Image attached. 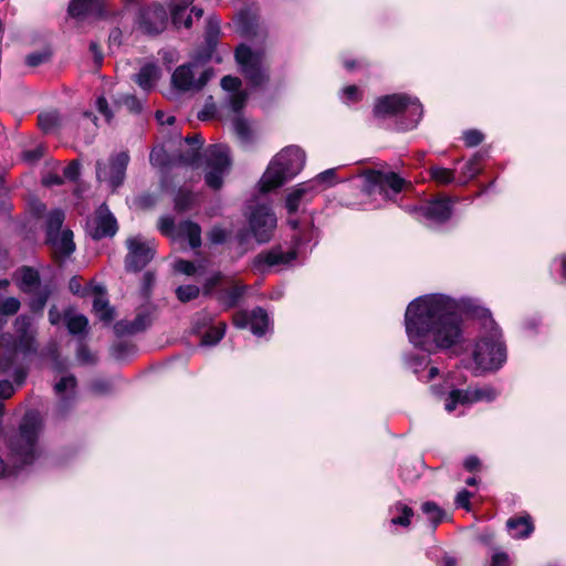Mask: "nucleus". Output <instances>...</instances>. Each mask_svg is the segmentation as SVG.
I'll return each mask as SVG.
<instances>
[{"mask_svg": "<svg viewBox=\"0 0 566 566\" xmlns=\"http://www.w3.org/2000/svg\"><path fill=\"white\" fill-rule=\"evenodd\" d=\"M49 55L43 52L31 53L25 57V63L29 66H39L48 60Z\"/></svg>", "mask_w": 566, "mask_h": 566, "instance_id": "obj_55", "label": "nucleus"}, {"mask_svg": "<svg viewBox=\"0 0 566 566\" xmlns=\"http://www.w3.org/2000/svg\"><path fill=\"white\" fill-rule=\"evenodd\" d=\"M296 253L294 251L284 252L281 247H274L269 251L260 253L254 259V266L263 270V266H275L289 264L294 260Z\"/></svg>", "mask_w": 566, "mask_h": 566, "instance_id": "obj_24", "label": "nucleus"}, {"mask_svg": "<svg viewBox=\"0 0 566 566\" xmlns=\"http://www.w3.org/2000/svg\"><path fill=\"white\" fill-rule=\"evenodd\" d=\"M390 522L392 525L407 527L410 525V520L413 515L412 509L406 504L397 503L390 510Z\"/></svg>", "mask_w": 566, "mask_h": 566, "instance_id": "obj_32", "label": "nucleus"}, {"mask_svg": "<svg viewBox=\"0 0 566 566\" xmlns=\"http://www.w3.org/2000/svg\"><path fill=\"white\" fill-rule=\"evenodd\" d=\"M549 272L556 283L566 285V253L556 255L552 260L549 264Z\"/></svg>", "mask_w": 566, "mask_h": 566, "instance_id": "obj_34", "label": "nucleus"}, {"mask_svg": "<svg viewBox=\"0 0 566 566\" xmlns=\"http://www.w3.org/2000/svg\"><path fill=\"white\" fill-rule=\"evenodd\" d=\"M430 178L438 185L447 186L455 181L454 170L440 166L429 168Z\"/></svg>", "mask_w": 566, "mask_h": 566, "instance_id": "obj_35", "label": "nucleus"}, {"mask_svg": "<svg viewBox=\"0 0 566 566\" xmlns=\"http://www.w3.org/2000/svg\"><path fill=\"white\" fill-rule=\"evenodd\" d=\"M374 113L378 117L397 116L399 128L410 130L419 124L423 109L417 97L406 94H391L377 99Z\"/></svg>", "mask_w": 566, "mask_h": 566, "instance_id": "obj_5", "label": "nucleus"}, {"mask_svg": "<svg viewBox=\"0 0 566 566\" xmlns=\"http://www.w3.org/2000/svg\"><path fill=\"white\" fill-rule=\"evenodd\" d=\"M403 179L392 171H368L365 175L364 190L367 195H379L386 201L395 200V197L403 187Z\"/></svg>", "mask_w": 566, "mask_h": 566, "instance_id": "obj_10", "label": "nucleus"}, {"mask_svg": "<svg viewBox=\"0 0 566 566\" xmlns=\"http://www.w3.org/2000/svg\"><path fill=\"white\" fill-rule=\"evenodd\" d=\"M235 60L252 86H260L268 80L261 53L253 52L249 46L242 44L235 50Z\"/></svg>", "mask_w": 566, "mask_h": 566, "instance_id": "obj_14", "label": "nucleus"}, {"mask_svg": "<svg viewBox=\"0 0 566 566\" xmlns=\"http://www.w3.org/2000/svg\"><path fill=\"white\" fill-rule=\"evenodd\" d=\"M249 231L259 244L268 243L276 229L277 218L268 205L250 207L245 212Z\"/></svg>", "mask_w": 566, "mask_h": 566, "instance_id": "obj_9", "label": "nucleus"}, {"mask_svg": "<svg viewBox=\"0 0 566 566\" xmlns=\"http://www.w3.org/2000/svg\"><path fill=\"white\" fill-rule=\"evenodd\" d=\"M159 230L163 234L175 235L177 234V227L171 217L165 216L159 219Z\"/></svg>", "mask_w": 566, "mask_h": 566, "instance_id": "obj_47", "label": "nucleus"}, {"mask_svg": "<svg viewBox=\"0 0 566 566\" xmlns=\"http://www.w3.org/2000/svg\"><path fill=\"white\" fill-rule=\"evenodd\" d=\"M239 29L244 35H250L252 33V28L249 25L248 17L245 14H241L239 18Z\"/></svg>", "mask_w": 566, "mask_h": 566, "instance_id": "obj_64", "label": "nucleus"}, {"mask_svg": "<svg viewBox=\"0 0 566 566\" xmlns=\"http://www.w3.org/2000/svg\"><path fill=\"white\" fill-rule=\"evenodd\" d=\"M205 181L211 189L218 190L223 185V178L231 168L229 147L222 144L210 145L203 151Z\"/></svg>", "mask_w": 566, "mask_h": 566, "instance_id": "obj_8", "label": "nucleus"}, {"mask_svg": "<svg viewBox=\"0 0 566 566\" xmlns=\"http://www.w3.org/2000/svg\"><path fill=\"white\" fill-rule=\"evenodd\" d=\"M150 324L147 313H138L133 321H118L114 325V332L117 336L134 335L145 331Z\"/></svg>", "mask_w": 566, "mask_h": 566, "instance_id": "obj_26", "label": "nucleus"}, {"mask_svg": "<svg viewBox=\"0 0 566 566\" xmlns=\"http://www.w3.org/2000/svg\"><path fill=\"white\" fill-rule=\"evenodd\" d=\"M417 219L429 228L446 223L452 216L453 201L448 197H438L410 210Z\"/></svg>", "mask_w": 566, "mask_h": 566, "instance_id": "obj_11", "label": "nucleus"}, {"mask_svg": "<svg viewBox=\"0 0 566 566\" xmlns=\"http://www.w3.org/2000/svg\"><path fill=\"white\" fill-rule=\"evenodd\" d=\"M223 275L217 272L209 276L203 284V294L214 296L218 303L226 310L234 307L242 297L245 285L235 283L229 287L222 285Z\"/></svg>", "mask_w": 566, "mask_h": 566, "instance_id": "obj_13", "label": "nucleus"}, {"mask_svg": "<svg viewBox=\"0 0 566 566\" xmlns=\"http://www.w3.org/2000/svg\"><path fill=\"white\" fill-rule=\"evenodd\" d=\"M167 19L166 9L160 4H156L140 11L138 24L145 33L158 34L166 28Z\"/></svg>", "mask_w": 566, "mask_h": 566, "instance_id": "obj_19", "label": "nucleus"}, {"mask_svg": "<svg viewBox=\"0 0 566 566\" xmlns=\"http://www.w3.org/2000/svg\"><path fill=\"white\" fill-rule=\"evenodd\" d=\"M469 308V302L443 293H432L412 300L405 313V328L409 343L427 353V356H406V365L420 380L429 381L438 375L432 366L427 375L429 355L444 352L463 342V318L461 311Z\"/></svg>", "mask_w": 566, "mask_h": 566, "instance_id": "obj_1", "label": "nucleus"}, {"mask_svg": "<svg viewBox=\"0 0 566 566\" xmlns=\"http://www.w3.org/2000/svg\"><path fill=\"white\" fill-rule=\"evenodd\" d=\"M63 176L69 180H76L80 176V165L76 161H72L64 168Z\"/></svg>", "mask_w": 566, "mask_h": 566, "instance_id": "obj_56", "label": "nucleus"}, {"mask_svg": "<svg viewBox=\"0 0 566 566\" xmlns=\"http://www.w3.org/2000/svg\"><path fill=\"white\" fill-rule=\"evenodd\" d=\"M117 221L106 205L97 208L95 217L87 222L88 234L94 240L113 237L117 232Z\"/></svg>", "mask_w": 566, "mask_h": 566, "instance_id": "obj_17", "label": "nucleus"}, {"mask_svg": "<svg viewBox=\"0 0 566 566\" xmlns=\"http://www.w3.org/2000/svg\"><path fill=\"white\" fill-rule=\"evenodd\" d=\"M175 271L182 273L185 275H193L197 271V268L193 262L187 260H178L174 264Z\"/></svg>", "mask_w": 566, "mask_h": 566, "instance_id": "obj_50", "label": "nucleus"}, {"mask_svg": "<svg viewBox=\"0 0 566 566\" xmlns=\"http://www.w3.org/2000/svg\"><path fill=\"white\" fill-rule=\"evenodd\" d=\"M15 335L4 333L0 335V370L11 374L15 385L21 386L28 375L25 360L38 353L35 340V328L32 318L28 315H20L14 322Z\"/></svg>", "mask_w": 566, "mask_h": 566, "instance_id": "obj_2", "label": "nucleus"}, {"mask_svg": "<svg viewBox=\"0 0 566 566\" xmlns=\"http://www.w3.org/2000/svg\"><path fill=\"white\" fill-rule=\"evenodd\" d=\"M463 140L468 147H474L482 143L483 134L476 129H470L464 132Z\"/></svg>", "mask_w": 566, "mask_h": 566, "instance_id": "obj_49", "label": "nucleus"}, {"mask_svg": "<svg viewBox=\"0 0 566 566\" xmlns=\"http://www.w3.org/2000/svg\"><path fill=\"white\" fill-rule=\"evenodd\" d=\"M160 76L159 67L154 63H147L140 67L134 76L136 84L144 91H150Z\"/></svg>", "mask_w": 566, "mask_h": 566, "instance_id": "obj_28", "label": "nucleus"}, {"mask_svg": "<svg viewBox=\"0 0 566 566\" xmlns=\"http://www.w3.org/2000/svg\"><path fill=\"white\" fill-rule=\"evenodd\" d=\"M500 392L491 385L468 388L467 390L453 389L449 392L444 408L448 412L457 409L458 405L465 406L479 401L491 402L499 397Z\"/></svg>", "mask_w": 566, "mask_h": 566, "instance_id": "obj_15", "label": "nucleus"}, {"mask_svg": "<svg viewBox=\"0 0 566 566\" xmlns=\"http://www.w3.org/2000/svg\"><path fill=\"white\" fill-rule=\"evenodd\" d=\"M15 391V387L7 379L0 380V398L8 399Z\"/></svg>", "mask_w": 566, "mask_h": 566, "instance_id": "obj_61", "label": "nucleus"}, {"mask_svg": "<svg viewBox=\"0 0 566 566\" xmlns=\"http://www.w3.org/2000/svg\"><path fill=\"white\" fill-rule=\"evenodd\" d=\"M193 196L190 192L179 191L175 199L176 209L185 211L191 207Z\"/></svg>", "mask_w": 566, "mask_h": 566, "instance_id": "obj_46", "label": "nucleus"}, {"mask_svg": "<svg viewBox=\"0 0 566 566\" xmlns=\"http://www.w3.org/2000/svg\"><path fill=\"white\" fill-rule=\"evenodd\" d=\"M177 237L187 239L192 249L201 245V229L199 224L186 220L177 226Z\"/></svg>", "mask_w": 566, "mask_h": 566, "instance_id": "obj_29", "label": "nucleus"}, {"mask_svg": "<svg viewBox=\"0 0 566 566\" xmlns=\"http://www.w3.org/2000/svg\"><path fill=\"white\" fill-rule=\"evenodd\" d=\"M65 214L61 209H54L48 214L46 219V237L60 233V229L64 222Z\"/></svg>", "mask_w": 566, "mask_h": 566, "instance_id": "obj_39", "label": "nucleus"}, {"mask_svg": "<svg viewBox=\"0 0 566 566\" xmlns=\"http://www.w3.org/2000/svg\"><path fill=\"white\" fill-rule=\"evenodd\" d=\"M114 103L116 107H125L128 112L139 114L143 109L142 101L133 94H118Z\"/></svg>", "mask_w": 566, "mask_h": 566, "instance_id": "obj_36", "label": "nucleus"}, {"mask_svg": "<svg viewBox=\"0 0 566 566\" xmlns=\"http://www.w3.org/2000/svg\"><path fill=\"white\" fill-rule=\"evenodd\" d=\"M34 293L35 295L31 301V308L34 312H41L48 302V298L51 294V290L49 289V286H44L39 287L38 290L34 291Z\"/></svg>", "mask_w": 566, "mask_h": 566, "instance_id": "obj_42", "label": "nucleus"}, {"mask_svg": "<svg viewBox=\"0 0 566 566\" xmlns=\"http://www.w3.org/2000/svg\"><path fill=\"white\" fill-rule=\"evenodd\" d=\"M90 289L92 290L91 294L95 295L93 310L96 316L106 324L111 323L114 319L115 311L105 295V287L101 284L91 283Z\"/></svg>", "mask_w": 566, "mask_h": 566, "instance_id": "obj_25", "label": "nucleus"}, {"mask_svg": "<svg viewBox=\"0 0 566 566\" xmlns=\"http://www.w3.org/2000/svg\"><path fill=\"white\" fill-rule=\"evenodd\" d=\"M233 324L238 328L249 327L253 335L261 337L265 335L270 328V318L263 308L256 307L251 312H238L233 316Z\"/></svg>", "mask_w": 566, "mask_h": 566, "instance_id": "obj_18", "label": "nucleus"}, {"mask_svg": "<svg viewBox=\"0 0 566 566\" xmlns=\"http://www.w3.org/2000/svg\"><path fill=\"white\" fill-rule=\"evenodd\" d=\"M335 178V169L331 168L321 174H318L315 178L308 180V182H314L313 188L318 193L323 190V184H332V180Z\"/></svg>", "mask_w": 566, "mask_h": 566, "instance_id": "obj_43", "label": "nucleus"}, {"mask_svg": "<svg viewBox=\"0 0 566 566\" xmlns=\"http://www.w3.org/2000/svg\"><path fill=\"white\" fill-rule=\"evenodd\" d=\"M96 108L102 115L105 116L107 122L112 119L113 113L111 112V108L105 97H98L96 99Z\"/></svg>", "mask_w": 566, "mask_h": 566, "instance_id": "obj_60", "label": "nucleus"}, {"mask_svg": "<svg viewBox=\"0 0 566 566\" xmlns=\"http://www.w3.org/2000/svg\"><path fill=\"white\" fill-rule=\"evenodd\" d=\"M92 389L96 394H106L111 390V382L105 379H97L92 382Z\"/></svg>", "mask_w": 566, "mask_h": 566, "instance_id": "obj_62", "label": "nucleus"}, {"mask_svg": "<svg viewBox=\"0 0 566 566\" xmlns=\"http://www.w3.org/2000/svg\"><path fill=\"white\" fill-rule=\"evenodd\" d=\"M128 254L125 259V269L128 272L142 271L154 258L153 247L140 237L127 239Z\"/></svg>", "mask_w": 566, "mask_h": 566, "instance_id": "obj_16", "label": "nucleus"}, {"mask_svg": "<svg viewBox=\"0 0 566 566\" xmlns=\"http://www.w3.org/2000/svg\"><path fill=\"white\" fill-rule=\"evenodd\" d=\"M69 13L73 18L103 17L105 13L104 0H72L69 4Z\"/></svg>", "mask_w": 566, "mask_h": 566, "instance_id": "obj_21", "label": "nucleus"}, {"mask_svg": "<svg viewBox=\"0 0 566 566\" xmlns=\"http://www.w3.org/2000/svg\"><path fill=\"white\" fill-rule=\"evenodd\" d=\"M76 386V379L74 376L69 375L62 377L54 386L56 395L61 396L57 403V412L60 416H64L67 410L73 406L74 401V389Z\"/></svg>", "mask_w": 566, "mask_h": 566, "instance_id": "obj_23", "label": "nucleus"}, {"mask_svg": "<svg viewBox=\"0 0 566 566\" xmlns=\"http://www.w3.org/2000/svg\"><path fill=\"white\" fill-rule=\"evenodd\" d=\"M209 59L210 54H207L205 57L198 56L178 66L171 76L172 85L184 92L200 91L213 75L212 69L205 66Z\"/></svg>", "mask_w": 566, "mask_h": 566, "instance_id": "obj_7", "label": "nucleus"}, {"mask_svg": "<svg viewBox=\"0 0 566 566\" xmlns=\"http://www.w3.org/2000/svg\"><path fill=\"white\" fill-rule=\"evenodd\" d=\"M226 323H220L216 326L210 327L202 336L201 346H214L217 345L226 334Z\"/></svg>", "mask_w": 566, "mask_h": 566, "instance_id": "obj_37", "label": "nucleus"}, {"mask_svg": "<svg viewBox=\"0 0 566 566\" xmlns=\"http://www.w3.org/2000/svg\"><path fill=\"white\" fill-rule=\"evenodd\" d=\"M190 2L185 0L184 4H177L171 8V20L175 27L180 28L185 20L186 8Z\"/></svg>", "mask_w": 566, "mask_h": 566, "instance_id": "obj_45", "label": "nucleus"}, {"mask_svg": "<svg viewBox=\"0 0 566 566\" xmlns=\"http://www.w3.org/2000/svg\"><path fill=\"white\" fill-rule=\"evenodd\" d=\"M360 92L356 85H349L343 90V98L347 103L357 101Z\"/></svg>", "mask_w": 566, "mask_h": 566, "instance_id": "obj_59", "label": "nucleus"}, {"mask_svg": "<svg viewBox=\"0 0 566 566\" xmlns=\"http://www.w3.org/2000/svg\"><path fill=\"white\" fill-rule=\"evenodd\" d=\"M60 122V115L55 111L41 113L39 115V126L46 134L53 133L59 127Z\"/></svg>", "mask_w": 566, "mask_h": 566, "instance_id": "obj_38", "label": "nucleus"}, {"mask_svg": "<svg viewBox=\"0 0 566 566\" xmlns=\"http://www.w3.org/2000/svg\"><path fill=\"white\" fill-rule=\"evenodd\" d=\"M484 159V154L481 151L475 153L462 167L461 175L459 179V185L464 186L470 180L475 178L482 170V161Z\"/></svg>", "mask_w": 566, "mask_h": 566, "instance_id": "obj_31", "label": "nucleus"}, {"mask_svg": "<svg viewBox=\"0 0 566 566\" xmlns=\"http://www.w3.org/2000/svg\"><path fill=\"white\" fill-rule=\"evenodd\" d=\"M69 289L70 291L80 296H86L91 294L92 290L90 289V285L86 287H82L80 279L76 276H73L69 282Z\"/></svg>", "mask_w": 566, "mask_h": 566, "instance_id": "obj_52", "label": "nucleus"}, {"mask_svg": "<svg viewBox=\"0 0 566 566\" xmlns=\"http://www.w3.org/2000/svg\"><path fill=\"white\" fill-rule=\"evenodd\" d=\"M471 495H472L471 492H469L468 490L460 491L457 494V497H455L457 506L465 509V510H470V497H471Z\"/></svg>", "mask_w": 566, "mask_h": 566, "instance_id": "obj_58", "label": "nucleus"}, {"mask_svg": "<svg viewBox=\"0 0 566 566\" xmlns=\"http://www.w3.org/2000/svg\"><path fill=\"white\" fill-rule=\"evenodd\" d=\"M46 242L51 245L54 258L64 260L75 251L73 232L69 229L56 234L46 237Z\"/></svg>", "mask_w": 566, "mask_h": 566, "instance_id": "obj_22", "label": "nucleus"}, {"mask_svg": "<svg viewBox=\"0 0 566 566\" xmlns=\"http://www.w3.org/2000/svg\"><path fill=\"white\" fill-rule=\"evenodd\" d=\"M185 142L190 146V149L180 154L178 164L191 167H198L200 161V149L203 145V138L199 134L187 136Z\"/></svg>", "mask_w": 566, "mask_h": 566, "instance_id": "obj_27", "label": "nucleus"}, {"mask_svg": "<svg viewBox=\"0 0 566 566\" xmlns=\"http://www.w3.org/2000/svg\"><path fill=\"white\" fill-rule=\"evenodd\" d=\"M490 566H511L510 556L501 549H494L491 555Z\"/></svg>", "mask_w": 566, "mask_h": 566, "instance_id": "obj_48", "label": "nucleus"}, {"mask_svg": "<svg viewBox=\"0 0 566 566\" xmlns=\"http://www.w3.org/2000/svg\"><path fill=\"white\" fill-rule=\"evenodd\" d=\"M459 301L469 302V308L462 310L461 315L464 312L470 313L481 321L480 335L472 352L476 369L482 373L497 371L507 359V349L501 328L489 310L474 305L471 300L460 298Z\"/></svg>", "mask_w": 566, "mask_h": 566, "instance_id": "obj_3", "label": "nucleus"}, {"mask_svg": "<svg viewBox=\"0 0 566 566\" xmlns=\"http://www.w3.org/2000/svg\"><path fill=\"white\" fill-rule=\"evenodd\" d=\"M199 294L200 289L193 284L180 285L176 289V296L182 303L197 298Z\"/></svg>", "mask_w": 566, "mask_h": 566, "instance_id": "obj_41", "label": "nucleus"}, {"mask_svg": "<svg viewBox=\"0 0 566 566\" xmlns=\"http://www.w3.org/2000/svg\"><path fill=\"white\" fill-rule=\"evenodd\" d=\"M305 154L297 146H287L274 156L259 186L262 192L272 191L294 178L304 167Z\"/></svg>", "mask_w": 566, "mask_h": 566, "instance_id": "obj_4", "label": "nucleus"}, {"mask_svg": "<svg viewBox=\"0 0 566 566\" xmlns=\"http://www.w3.org/2000/svg\"><path fill=\"white\" fill-rule=\"evenodd\" d=\"M154 283H155V274L153 272H149V271L144 273L142 290H143V293L145 295L149 294Z\"/></svg>", "mask_w": 566, "mask_h": 566, "instance_id": "obj_63", "label": "nucleus"}, {"mask_svg": "<svg viewBox=\"0 0 566 566\" xmlns=\"http://www.w3.org/2000/svg\"><path fill=\"white\" fill-rule=\"evenodd\" d=\"M22 156L30 164L36 163L43 156V148L38 146L34 149L25 150Z\"/></svg>", "mask_w": 566, "mask_h": 566, "instance_id": "obj_57", "label": "nucleus"}, {"mask_svg": "<svg viewBox=\"0 0 566 566\" xmlns=\"http://www.w3.org/2000/svg\"><path fill=\"white\" fill-rule=\"evenodd\" d=\"M313 185L314 182H301L287 193L285 207L290 214L297 212L303 205L308 203L317 195Z\"/></svg>", "mask_w": 566, "mask_h": 566, "instance_id": "obj_20", "label": "nucleus"}, {"mask_svg": "<svg viewBox=\"0 0 566 566\" xmlns=\"http://www.w3.org/2000/svg\"><path fill=\"white\" fill-rule=\"evenodd\" d=\"M229 237V232L222 227H213L209 232V240L214 244H222Z\"/></svg>", "mask_w": 566, "mask_h": 566, "instance_id": "obj_51", "label": "nucleus"}, {"mask_svg": "<svg viewBox=\"0 0 566 566\" xmlns=\"http://www.w3.org/2000/svg\"><path fill=\"white\" fill-rule=\"evenodd\" d=\"M76 358L82 364H94L95 363V356L90 352V349L81 344L76 352Z\"/></svg>", "mask_w": 566, "mask_h": 566, "instance_id": "obj_54", "label": "nucleus"}, {"mask_svg": "<svg viewBox=\"0 0 566 566\" xmlns=\"http://www.w3.org/2000/svg\"><path fill=\"white\" fill-rule=\"evenodd\" d=\"M421 511L426 517V520L429 522V526L431 528H437L440 524L449 521L451 518L450 514L439 507L433 502H424L421 505Z\"/></svg>", "mask_w": 566, "mask_h": 566, "instance_id": "obj_30", "label": "nucleus"}, {"mask_svg": "<svg viewBox=\"0 0 566 566\" xmlns=\"http://www.w3.org/2000/svg\"><path fill=\"white\" fill-rule=\"evenodd\" d=\"M241 86V80L237 76L227 75L221 80V87L227 93L228 107L235 114L232 120L233 129L242 142H249L251 138L250 125L239 115L248 99V93Z\"/></svg>", "mask_w": 566, "mask_h": 566, "instance_id": "obj_6", "label": "nucleus"}, {"mask_svg": "<svg viewBox=\"0 0 566 566\" xmlns=\"http://www.w3.org/2000/svg\"><path fill=\"white\" fill-rule=\"evenodd\" d=\"M127 151H119L109 157L108 163L98 160L96 163V178L101 182H106L109 188L116 190L123 185L126 177V169L129 164Z\"/></svg>", "mask_w": 566, "mask_h": 566, "instance_id": "obj_12", "label": "nucleus"}, {"mask_svg": "<svg viewBox=\"0 0 566 566\" xmlns=\"http://www.w3.org/2000/svg\"><path fill=\"white\" fill-rule=\"evenodd\" d=\"M20 308V301L15 297L0 300V313L4 315L15 314Z\"/></svg>", "mask_w": 566, "mask_h": 566, "instance_id": "obj_44", "label": "nucleus"}, {"mask_svg": "<svg viewBox=\"0 0 566 566\" xmlns=\"http://www.w3.org/2000/svg\"><path fill=\"white\" fill-rule=\"evenodd\" d=\"M20 274V287L22 291L31 293L41 287L39 273L34 269L24 266L21 269Z\"/></svg>", "mask_w": 566, "mask_h": 566, "instance_id": "obj_33", "label": "nucleus"}, {"mask_svg": "<svg viewBox=\"0 0 566 566\" xmlns=\"http://www.w3.org/2000/svg\"><path fill=\"white\" fill-rule=\"evenodd\" d=\"M88 319L84 315H72L66 319V327L72 335L86 333Z\"/></svg>", "mask_w": 566, "mask_h": 566, "instance_id": "obj_40", "label": "nucleus"}, {"mask_svg": "<svg viewBox=\"0 0 566 566\" xmlns=\"http://www.w3.org/2000/svg\"><path fill=\"white\" fill-rule=\"evenodd\" d=\"M149 160L153 166L164 167L167 163V156L164 148H154L150 153Z\"/></svg>", "mask_w": 566, "mask_h": 566, "instance_id": "obj_53", "label": "nucleus"}]
</instances>
